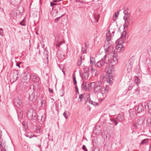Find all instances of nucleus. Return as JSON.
<instances>
[{
    "instance_id": "obj_1",
    "label": "nucleus",
    "mask_w": 151,
    "mask_h": 151,
    "mask_svg": "<svg viewBox=\"0 0 151 151\" xmlns=\"http://www.w3.org/2000/svg\"><path fill=\"white\" fill-rule=\"evenodd\" d=\"M29 95V101L34 102L37 99V92L35 91L33 88H29L28 89L27 91Z\"/></svg>"
},
{
    "instance_id": "obj_2",
    "label": "nucleus",
    "mask_w": 151,
    "mask_h": 151,
    "mask_svg": "<svg viewBox=\"0 0 151 151\" xmlns=\"http://www.w3.org/2000/svg\"><path fill=\"white\" fill-rule=\"evenodd\" d=\"M25 79H30L32 78V80L35 82H38L40 80L39 77L36 74H32V75L30 73H29L28 71H26L25 72Z\"/></svg>"
},
{
    "instance_id": "obj_3",
    "label": "nucleus",
    "mask_w": 151,
    "mask_h": 151,
    "mask_svg": "<svg viewBox=\"0 0 151 151\" xmlns=\"http://www.w3.org/2000/svg\"><path fill=\"white\" fill-rule=\"evenodd\" d=\"M36 111L32 109H29L27 112V116L29 120H33L36 119Z\"/></svg>"
},
{
    "instance_id": "obj_4",
    "label": "nucleus",
    "mask_w": 151,
    "mask_h": 151,
    "mask_svg": "<svg viewBox=\"0 0 151 151\" xmlns=\"http://www.w3.org/2000/svg\"><path fill=\"white\" fill-rule=\"evenodd\" d=\"M126 32L125 31H123L121 33V37L119 39L117 40L118 42V45L121 47L122 48L124 47L122 45V43H124V40H122L126 37Z\"/></svg>"
},
{
    "instance_id": "obj_5",
    "label": "nucleus",
    "mask_w": 151,
    "mask_h": 151,
    "mask_svg": "<svg viewBox=\"0 0 151 151\" xmlns=\"http://www.w3.org/2000/svg\"><path fill=\"white\" fill-rule=\"evenodd\" d=\"M10 74L13 82L16 81L18 78L19 73L18 70H12L11 71Z\"/></svg>"
},
{
    "instance_id": "obj_6",
    "label": "nucleus",
    "mask_w": 151,
    "mask_h": 151,
    "mask_svg": "<svg viewBox=\"0 0 151 151\" xmlns=\"http://www.w3.org/2000/svg\"><path fill=\"white\" fill-rule=\"evenodd\" d=\"M106 76L107 81L109 82L110 84H111L115 78L114 73H113L106 74Z\"/></svg>"
},
{
    "instance_id": "obj_7",
    "label": "nucleus",
    "mask_w": 151,
    "mask_h": 151,
    "mask_svg": "<svg viewBox=\"0 0 151 151\" xmlns=\"http://www.w3.org/2000/svg\"><path fill=\"white\" fill-rule=\"evenodd\" d=\"M84 70L85 72L82 75L80 73V76L83 81L87 79L89 77V69L88 68H86L85 69H84Z\"/></svg>"
},
{
    "instance_id": "obj_8",
    "label": "nucleus",
    "mask_w": 151,
    "mask_h": 151,
    "mask_svg": "<svg viewBox=\"0 0 151 151\" xmlns=\"http://www.w3.org/2000/svg\"><path fill=\"white\" fill-rule=\"evenodd\" d=\"M22 100L18 97L15 98L14 100V105L17 107L21 108L23 106Z\"/></svg>"
},
{
    "instance_id": "obj_9",
    "label": "nucleus",
    "mask_w": 151,
    "mask_h": 151,
    "mask_svg": "<svg viewBox=\"0 0 151 151\" xmlns=\"http://www.w3.org/2000/svg\"><path fill=\"white\" fill-rule=\"evenodd\" d=\"M82 89L83 90L86 91L90 89L89 83L88 82H84L83 81L81 86Z\"/></svg>"
},
{
    "instance_id": "obj_10",
    "label": "nucleus",
    "mask_w": 151,
    "mask_h": 151,
    "mask_svg": "<svg viewBox=\"0 0 151 151\" xmlns=\"http://www.w3.org/2000/svg\"><path fill=\"white\" fill-rule=\"evenodd\" d=\"M109 61H104L102 60H100L97 63L95 64V66L97 67H100L104 65L106 63L107 64Z\"/></svg>"
},
{
    "instance_id": "obj_11",
    "label": "nucleus",
    "mask_w": 151,
    "mask_h": 151,
    "mask_svg": "<svg viewBox=\"0 0 151 151\" xmlns=\"http://www.w3.org/2000/svg\"><path fill=\"white\" fill-rule=\"evenodd\" d=\"M45 114H43L42 115L40 116L37 115V117H36V119H37L39 122H40L41 123H43L45 120Z\"/></svg>"
},
{
    "instance_id": "obj_12",
    "label": "nucleus",
    "mask_w": 151,
    "mask_h": 151,
    "mask_svg": "<svg viewBox=\"0 0 151 151\" xmlns=\"http://www.w3.org/2000/svg\"><path fill=\"white\" fill-rule=\"evenodd\" d=\"M109 44H106L104 46V48L105 52L106 53H107L109 52H111L112 50L111 47H110Z\"/></svg>"
},
{
    "instance_id": "obj_13",
    "label": "nucleus",
    "mask_w": 151,
    "mask_h": 151,
    "mask_svg": "<svg viewBox=\"0 0 151 151\" xmlns=\"http://www.w3.org/2000/svg\"><path fill=\"white\" fill-rule=\"evenodd\" d=\"M100 17L99 14H94L93 16V19L92 20H91L92 22L93 23L98 22Z\"/></svg>"
},
{
    "instance_id": "obj_14",
    "label": "nucleus",
    "mask_w": 151,
    "mask_h": 151,
    "mask_svg": "<svg viewBox=\"0 0 151 151\" xmlns=\"http://www.w3.org/2000/svg\"><path fill=\"white\" fill-rule=\"evenodd\" d=\"M113 61L115 63H116L118 62V57L116 53V51L114 50L113 53Z\"/></svg>"
},
{
    "instance_id": "obj_15",
    "label": "nucleus",
    "mask_w": 151,
    "mask_h": 151,
    "mask_svg": "<svg viewBox=\"0 0 151 151\" xmlns=\"http://www.w3.org/2000/svg\"><path fill=\"white\" fill-rule=\"evenodd\" d=\"M55 41L57 42V43L56 44V45L57 47H59L60 45L64 43H65L64 41H60L57 37H55Z\"/></svg>"
},
{
    "instance_id": "obj_16",
    "label": "nucleus",
    "mask_w": 151,
    "mask_h": 151,
    "mask_svg": "<svg viewBox=\"0 0 151 151\" xmlns=\"http://www.w3.org/2000/svg\"><path fill=\"white\" fill-rule=\"evenodd\" d=\"M145 106L146 110L151 109V101H150L146 103H145Z\"/></svg>"
},
{
    "instance_id": "obj_17",
    "label": "nucleus",
    "mask_w": 151,
    "mask_h": 151,
    "mask_svg": "<svg viewBox=\"0 0 151 151\" xmlns=\"http://www.w3.org/2000/svg\"><path fill=\"white\" fill-rule=\"evenodd\" d=\"M124 119V117L123 115L120 114H118L116 117L117 119L119 122H122L123 121Z\"/></svg>"
},
{
    "instance_id": "obj_18",
    "label": "nucleus",
    "mask_w": 151,
    "mask_h": 151,
    "mask_svg": "<svg viewBox=\"0 0 151 151\" xmlns=\"http://www.w3.org/2000/svg\"><path fill=\"white\" fill-rule=\"evenodd\" d=\"M85 94H81L79 95V98L78 99V102L79 103L81 102L84 98Z\"/></svg>"
},
{
    "instance_id": "obj_19",
    "label": "nucleus",
    "mask_w": 151,
    "mask_h": 151,
    "mask_svg": "<svg viewBox=\"0 0 151 151\" xmlns=\"http://www.w3.org/2000/svg\"><path fill=\"white\" fill-rule=\"evenodd\" d=\"M6 146L5 142L3 139L0 140V150L2 148H4Z\"/></svg>"
},
{
    "instance_id": "obj_20",
    "label": "nucleus",
    "mask_w": 151,
    "mask_h": 151,
    "mask_svg": "<svg viewBox=\"0 0 151 151\" xmlns=\"http://www.w3.org/2000/svg\"><path fill=\"white\" fill-rule=\"evenodd\" d=\"M102 87L99 86H96L94 89L95 93H99L101 91Z\"/></svg>"
},
{
    "instance_id": "obj_21",
    "label": "nucleus",
    "mask_w": 151,
    "mask_h": 151,
    "mask_svg": "<svg viewBox=\"0 0 151 151\" xmlns=\"http://www.w3.org/2000/svg\"><path fill=\"white\" fill-rule=\"evenodd\" d=\"M111 35L108 32V33L106 34V39L108 41V43L109 44H110V43L109 42L111 40Z\"/></svg>"
},
{
    "instance_id": "obj_22",
    "label": "nucleus",
    "mask_w": 151,
    "mask_h": 151,
    "mask_svg": "<svg viewBox=\"0 0 151 151\" xmlns=\"http://www.w3.org/2000/svg\"><path fill=\"white\" fill-rule=\"evenodd\" d=\"M109 90V88L107 87H102L101 91V92L102 94H103L104 93H105L107 92Z\"/></svg>"
},
{
    "instance_id": "obj_23",
    "label": "nucleus",
    "mask_w": 151,
    "mask_h": 151,
    "mask_svg": "<svg viewBox=\"0 0 151 151\" xmlns=\"http://www.w3.org/2000/svg\"><path fill=\"white\" fill-rule=\"evenodd\" d=\"M119 11H117L116 12H115L113 16V20L115 21L117 19L118 16L119 14Z\"/></svg>"
},
{
    "instance_id": "obj_24",
    "label": "nucleus",
    "mask_w": 151,
    "mask_h": 151,
    "mask_svg": "<svg viewBox=\"0 0 151 151\" xmlns=\"http://www.w3.org/2000/svg\"><path fill=\"white\" fill-rule=\"evenodd\" d=\"M123 49H122V48L121 47H120L119 45H117L116 47V50H114L115 51H116V52H123Z\"/></svg>"
},
{
    "instance_id": "obj_25",
    "label": "nucleus",
    "mask_w": 151,
    "mask_h": 151,
    "mask_svg": "<svg viewBox=\"0 0 151 151\" xmlns=\"http://www.w3.org/2000/svg\"><path fill=\"white\" fill-rule=\"evenodd\" d=\"M95 59L93 57H90V63L91 65L92 66L93 65L95 64V63L96 62L95 61Z\"/></svg>"
},
{
    "instance_id": "obj_26",
    "label": "nucleus",
    "mask_w": 151,
    "mask_h": 151,
    "mask_svg": "<svg viewBox=\"0 0 151 151\" xmlns=\"http://www.w3.org/2000/svg\"><path fill=\"white\" fill-rule=\"evenodd\" d=\"M63 116L66 119L68 118V116H69V112L67 111H65L63 114Z\"/></svg>"
},
{
    "instance_id": "obj_27",
    "label": "nucleus",
    "mask_w": 151,
    "mask_h": 151,
    "mask_svg": "<svg viewBox=\"0 0 151 151\" xmlns=\"http://www.w3.org/2000/svg\"><path fill=\"white\" fill-rule=\"evenodd\" d=\"M132 63L130 62L129 65H128L127 70L129 72H130L131 71L132 68Z\"/></svg>"
},
{
    "instance_id": "obj_28",
    "label": "nucleus",
    "mask_w": 151,
    "mask_h": 151,
    "mask_svg": "<svg viewBox=\"0 0 151 151\" xmlns=\"http://www.w3.org/2000/svg\"><path fill=\"white\" fill-rule=\"evenodd\" d=\"M142 125V119L141 118H139V119H138L137 120V123L136 124V125L137 126H138V125L140 126V127Z\"/></svg>"
},
{
    "instance_id": "obj_29",
    "label": "nucleus",
    "mask_w": 151,
    "mask_h": 151,
    "mask_svg": "<svg viewBox=\"0 0 151 151\" xmlns=\"http://www.w3.org/2000/svg\"><path fill=\"white\" fill-rule=\"evenodd\" d=\"M96 86H99L102 87V83L101 81H98L96 83Z\"/></svg>"
},
{
    "instance_id": "obj_30",
    "label": "nucleus",
    "mask_w": 151,
    "mask_h": 151,
    "mask_svg": "<svg viewBox=\"0 0 151 151\" xmlns=\"http://www.w3.org/2000/svg\"><path fill=\"white\" fill-rule=\"evenodd\" d=\"M18 117L19 119H21L23 116V112L22 111H21L19 112H18Z\"/></svg>"
},
{
    "instance_id": "obj_31",
    "label": "nucleus",
    "mask_w": 151,
    "mask_h": 151,
    "mask_svg": "<svg viewBox=\"0 0 151 151\" xmlns=\"http://www.w3.org/2000/svg\"><path fill=\"white\" fill-rule=\"evenodd\" d=\"M73 82L75 85H76L77 84V81L76 80V77L75 73H73Z\"/></svg>"
},
{
    "instance_id": "obj_32",
    "label": "nucleus",
    "mask_w": 151,
    "mask_h": 151,
    "mask_svg": "<svg viewBox=\"0 0 151 151\" xmlns=\"http://www.w3.org/2000/svg\"><path fill=\"white\" fill-rule=\"evenodd\" d=\"M149 139H145L142 140V144L147 143L149 141Z\"/></svg>"
},
{
    "instance_id": "obj_33",
    "label": "nucleus",
    "mask_w": 151,
    "mask_h": 151,
    "mask_svg": "<svg viewBox=\"0 0 151 151\" xmlns=\"http://www.w3.org/2000/svg\"><path fill=\"white\" fill-rule=\"evenodd\" d=\"M88 102L89 103L91 104L94 106H96L98 104L97 103L94 102L91 100L89 101Z\"/></svg>"
},
{
    "instance_id": "obj_34",
    "label": "nucleus",
    "mask_w": 151,
    "mask_h": 151,
    "mask_svg": "<svg viewBox=\"0 0 151 151\" xmlns=\"http://www.w3.org/2000/svg\"><path fill=\"white\" fill-rule=\"evenodd\" d=\"M114 73V71L112 70L111 69L109 68L108 69L107 73L106 74H109V73Z\"/></svg>"
},
{
    "instance_id": "obj_35",
    "label": "nucleus",
    "mask_w": 151,
    "mask_h": 151,
    "mask_svg": "<svg viewBox=\"0 0 151 151\" xmlns=\"http://www.w3.org/2000/svg\"><path fill=\"white\" fill-rule=\"evenodd\" d=\"M135 81L137 84H138L140 82V80L137 77L135 79Z\"/></svg>"
},
{
    "instance_id": "obj_36",
    "label": "nucleus",
    "mask_w": 151,
    "mask_h": 151,
    "mask_svg": "<svg viewBox=\"0 0 151 151\" xmlns=\"http://www.w3.org/2000/svg\"><path fill=\"white\" fill-rule=\"evenodd\" d=\"M106 60V55H104L103 57H102V59L101 60H102V61H109V59H108V60L107 61Z\"/></svg>"
},
{
    "instance_id": "obj_37",
    "label": "nucleus",
    "mask_w": 151,
    "mask_h": 151,
    "mask_svg": "<svg viewBox=\"0 0 151 151\" xmlns=\"http://www.w3.org/2000/svg\"><path fill=\"white\" fill-rule=\"evenodd\" d=\"M96 85V83L94 82H92L91 83L90 86V89L91 88H93Z\"/></svg>"
},
{
    "instance_id": "obj_38",
    "label": "nucleus",
    "mask_w": 151,
    "mask_h": 151,
    "mask_svg": "<svg viewBox=\"0 0 151 151\" xmlns=\"http://www.w3.org/2000/svg\"><path fill=\"white\" fill-rule=\"evenodd\" d=\"M111 121L112 122L115 124V125H116L118 124L117 122L114 119H111Z\"/></svg>"
},
{
    "instance_id": "obj_39",
    "label": "nucleus",
    "mask_w": 151,
    "mask_h": 151,
    "mask_svg": "<svg viewBox=\"0 0 151 151\" xmlns=\"http://www.w3.org/2000/svg\"><path fill=\"white\" fill-rule=\"evenodd\" d=\"M82 63V59H81V57L80 58V60H78V61L77 63V64H78V66H80V65Z\"/></svg>"
},
{
    "instance_id": "obj_40",
    "label": "nucleus",
    "mask_w": 151,
    "mask_h": 151,
    "mask_svg": "<svg viewBox=\"0 0 151 151\" xmlns=\"http://www.w3.org/2000/svg\"><path fill=\"white\" fill-rule=\"evenodd\" d=\"M0 35L2 36H4L3 30L2 28H0Z\"/></svg>"
},
{
    "instance_id": "obj_41",
    "label": "nucleus",
    "mask_w": 151,
    "mask_h": 151,
    "mask_svg": "<svg viewBox=\"0 0 151 151\" xmlns=\"http://www.w3.org/2000/svg\"><path fill=\"white\" fill-rule=\"evenodd\" d=\"M82 51L83 53H86V48L84 47H82Z\"/></svg>"
},
{
    "instance_id": "obj_42",
    "label": "nucleus",
    "mask_w": 151,
    "mask_h": 151,
    "mask_svg": "<svg viewBox=\"0 0 151 151\" xmlns=\"http://www.w3.org/2000/svg\"><path fill=\"white\" fill-rule=\"evenodd\" d=\"M82 149L84 151H88L86 146L83 145L82 147Z\"/></svg>"
},
{
    "instance_id": "obj_43",
    "label": "nucleus",
    "mask_w": 151,
    "mask_h": 151,
    "mask_svg": "<svg viewBox=\"0 0 151 151\" xmlns=\"http://www.w3.org/2000/svg\"><path fill=\"white\" fill-rule=\"evenodd\" d=\"M91 71L92 75H93V74H94L96 75V72L95 73V70H94L93 69V68H91Z\"/></svg>"
},
{
    "instance_id": "obj_44",
    "label": "nucleus",
    "mask_w": 151,
    "mask_h": 151,
    "mask_svg": "<svg viewBox=\"0 0 151 151\" xmlns=\"http://www.w3.org/2000/svg\"><path fill=\"white\" fill-rule=\"evenodd\" d=\"M137 112L139 113H140L142 111V110H141V108H140V109H139V106H138V108L137 110Z\"/></svg>"
},
{
    "instance_id": "obj_45",
    "label": "nucleus",
    "mask_w": 151,
    "mask_h": 151,
    "mask_svg": "<svg viewBox=\"0 0 151 151\" xmlns=\"http://www.w3.org/2000/svg\"><path fill=\"white\" fill-rule=\"evenodd\" d=\"M75 89H76V90H75L76 92L78 93L79 92H78V88L77 87V86L76 85L75 86Z\"/></svg>"
},
{
    "instance_id": "obj_46",
    "label": "nucleus",
    "mask_w": 151,
    "mask_h": 151,
    "mask_svg": "<svg viewBox=\"0 0 151 151\" xmlns=\"http://www.w3.org/2000/svg\"><path fill=\"white\" fill-rule=\"evenodd\" d=\"M62 0H53L52 1V2L53 3H57L61 1Z\"/></svg>"
},
{
    "instance_id": "obj_47",
    "label": "nucleus",
    "mask_w": 151,
    "mask_h": 151,
    "mask_svg": "<svg viewBox=\"0 0 151 151\" xmlns=\"http://www.w3.org/2000/svg\"><path fill=\"white\" fill-rule=\"evenodd\" d=\"M57 4H55V3H53V2H50V6H52L54 5H57Z\"/></svg>"
},
{
    "instance_id": "obj_48",
    "label": "nucleus",
    "mask_w": 151,
    "mask_h": 151,
    "mask_svg": "<svg viewBox=\"0 0 151 151\" xmlns=\"http://www.w3.org/2000/svg\"><path fill=\"white\" fill-rule=\"evenodd\" d=\"M85 0H78V2H80L81 3H83L85 2Z\"/></svg>"
},
{
    "instance_id": "obj_49",
    "label": "nucleus",
    "mask_w": 151,
    "mask_h": 151,
    "mask_svg": "<svg viewBox=\"0 0 151 151\" xmlns=\"http://www.w3.org/2000/svg\"><path fill=\"white\" fill-rule=\"evenodd\" d=\"M20 24L23 26H25L26 25V24L24 23H22V22H20Z\"/></svg>"
},
{
    "instance_id": "obj_50",
    "label": "nucleus",
    "mask_w": 151,
    "mask_h": 151,
    "mask_svg": "<svg viewBox=\"0 0 151 151\" xmlns=\"http://www.w3.org/2000/svg\"><path fill=\"white\" fill-rule=\"evenodd\" d=\"M49 92L51 93H52L53 92V91L52 89H50V88H49Z\"/></svg>"
},
{
    "instance_id": "obj_51",
    "label": "nucleus",
    "mask_w": 151,
    "mask_h": 151,
    "mask_svg": "<svg viewBox=\"0 0 151 151\" xmlns=\"http://www.w3.org/2000/svg\"><path fill=\"white\" fill-rule=\"evenodd\" d=\"M128 27V25L126 24H125L124 25V29L126 27Z\"/></svg>"
},
{
    "instance_id": "obj_52",
    "label": "nucleus",
    "mask_w": 151,
    "mask_h": 151,
    "mask_svg": "<svg viewBox=\"0 0 151 151\" xmlns=\"http://www.w3.org/2000/svg\"><path fill=\"white\" fill-rule=\"evenodd\" d=\"M132 88V86H129L128 89V90H127V91H130V90H131Z\"/></svg>"
},
{
    "instance_id": "obj_53",
    "label": "nucleus",
    "mask_w": 151,
    "mask_h": 151,
    "mask_svg": "<svg viewBox=\"0 0 151 151\" xmlns=\"http://www.w3.org/2000/svg\"><path fill=\"white\" fill-rule=\"evenodd\" d=\"M125 23L128 25V24H129V22L128 20L125 21Z\"/></svg>"
},
{
    "instance_id": "obj_54",
    "label": "nucleus",
    "mask_w": 151,
    "mask_h": 151,
    "mask_svg": "<svg viewBox=\"0 0 151 151\" xmlns=\"http://www.w3.org/2000/svg\"><path fill=\"white\" fill-rule=\"evenodd\" d=\"M26 136L27 137H29V138H31L32 137H33L32 135H30V136L28 135V136Z\"/></svg>"
},
{
    "instance_id": "obj_55",
    "label": "nucleus",
    "mask_w": 151,
    "mask_h": 151,
    "mask_svg": "<svg viewBox=\"0 0 151 151\" xmlns=\"http://www.w3.org/2000/svg\"><path fill=\"white\" fill-rule=\"evenodd\" d=\"M124 19L125 20V21H126L127 20V17H126L125 18V16L124 17Z\"/></svg>"
},
{
    "instance_id": "obj_56",
    "label": "nucleus",
    "mask_w": 151,
    "mask_h": 151,
    "mask_svg": "<svg viewBox=\"0 0 151 151\" xmlns=\"http://www.w3.org/2000/svg\"><path fill=\"white\" fill-rule=\"evenodd\" d=\"M84 45H85V47L87 48L88 47V46H87V45H86V42H85L84 43Z\"/></svg>"
},
{
    "instance_id": "obj_57",
    "label": "nucleus",
    "mask_w": 151,
    "mask_h": 151,
    "mask_svg": "<svg viewBox=\"0 0 151 151\" xmlns=\"http://www.w3.org/2000/svg\"><path fill=\"white\" fill-rule=\"evenodd\" d=\"M2 132H1V131L0 130V139L1 138V137L2 136Z\"/></svg>"
},
{
    "instance_id": "obj_58",
    "label": "nucleus",
    "mask_w": 151,
    "mask_h": 151,
    "mask_svg": "<svg viewBox=\"0 0 151 151\" xmlns=\"http://www.w3.org/2000/svg\"><path fill=\"white\" fill-rule=\"evenodd\" d=\"M16 66H18L19 68H20V65L19 64H18V63H16Z\"/></svg>"
},
{
    "instance_id": "obj_59",
    "label": "nucleus",
    "mask_w": 151,
    "mask_h": 151,
    "mask_svg": "<svg viewBox=\"0 0 151 151\" xmlns=\"http://www.w3.org/2000/svg\"><path fill=\"white\" fill-rule=\"evenodd\" d=\"M131 112H132V111L131 110H129V114H130L129 115H130V116H131Z\"/></svg>"
},
{
    "instance_id": "obj_60",
    "label": "nucleus",
    "mask_w": 151,
    "mask_h": 151,
    "mask_svg": "<svg viewBox=\"0 0 151 151\" xmlns=\"http://www.w3.org/2000/svg\"><path fill=\"white\" fill-rule=\"evenodd\" d=\"M132 61H133V60H132V59H131L129 61V63H130V62H131L132 63H133V62H132Z\"/></svg>"
},
{
    "instance_id": "obj_61",
    "label": "nucleus",
    "mask_w": 151,
    "mask_h": 151,
    "mask_svg": "<svg viewBox=\"0 0 151 151\" xmlns=\"http://www.w3.org/2000/svg\"><path fill=\"white\" fill-rule=\"evenodd\" d=\"M35 33L37 35H38V32L37 31H35Z\"/></svg>"
},
{
    "instance_id": "obj_62",
    "label": "nucleus",
    "mask_w": 151,
    "mask_h": 151,
    "mask_svg": "<svg viewBox=\"0 0 151 151\" xmlns=\"http://www.w3.org/2000/svg\"><path fill=\"white\" fill-rule=\"evenodd\" d=\"M99 127V126H96V129H97V128Z\"/></svg>"
},
{
    "instance_id": "obj_63",
    "label": "nucleus",
    "mask_w": 151,
    "mask_h": 151,
    "mask_svg": "<svg viewBox=\"0 0 151 151\" xmlns=\"http://www.w3.org/2000/svg\"><path fill=\"white\" fill-rule=\"evenodd\" d=\"M1 151H6V150H5V149L4 150H1Z\"/></svg>"
},
{
    "instance_id": "obj_64",
    "label": "nucleus",
    "mask_w": 151,
    "mask_h": 151,
    "mask_svg": "<svg viewBox=\"0 0 151 151\" xmlns=\"http://www.w3.org/2000/svg\"><path fill=\"white\" fill-rule=\"evenodd\" d=\"M59 18H57V19L55 20V22L56 20H57Z\"/></svg>"
}]
</instances>
